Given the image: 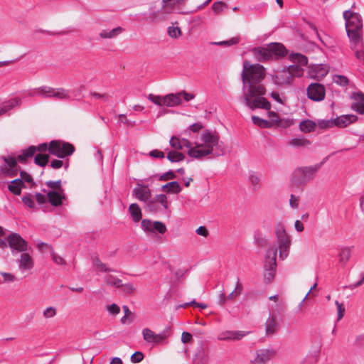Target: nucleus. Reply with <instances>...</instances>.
Instances as JSON below:
<instances>
[{"label":"nucleus","mask_w":364,"mask_h":364,"mask_svg":"<svg viewBox=\"0 0 364 364\" xmlns=\"http://www.w3.org/2000/svg\"><path fill=\"white\" fill-rule=\"evenodd\" d=\"M264 77L265 72L262 65L244 61L241 73L243 95L240 100L251 110L271 109L270 102L264 97L266 90L259 84Z\"/></svg>","instance_id":"f257e3e1"},{"label":"nucleus","mask_w":364,"mask_h":364,"mask_svg":"<svg viewBox=\"0 0 364 364\" xmlns=\"http://www.w3.org/2000/svg\"><path fill=\"white\" fill-rule=\"evenodd\" d=\"M224 154V143L220 141L219 134L211 129L204 130L188 150V155L197 159H203L208 155L221 156Z\"/></svg>","instance_id":"f03ea898"},{"label":"nucleus","mask_w":364,"mask_h":364,"mask_svg":"<svg viewBox=\"0 0 364 364\" xmlns=\"http://www.w3.org/2000/svg\"><path fill=\"white\" fill-rule=\"evenodd\" d=\"M343 18L346 21V33L350 42L358 45L361 43L363 33L361 16L358 13L347 10L343 12Z\"/></svg>","instance_id":"7ed1b4c3"},{"label":"nucleus","mask_w":364,"mask_h":364,"mask_svg":"<svg viewBox=\"0 0 364 364\" xmlns=\"http://www.w3.org/2000/svg\"><path fill=\"white\" fill-rule=\"evenodd\" d=\"M252 53L257 60L264 62L270 60H277L287 54L285 47L279 43H272L267 47H257L252 50Z\"/></svg>","instance_id":"20e7f679"},{"label":"nucleus","mask_w":364,"mask_h":364,"mask_svg":"<svg viewBox=\"0 0 364 364\" xmlns=\"http://www.w3.org/2000/svg\"><path fill=\"white\" fill-rule=\"evenodd\" d=\"M277 248L270 247L268 248L265 255L264 265V279L267 283H270L274 279L277 268Z\"/></svg>","instance_id":"39448f33"},{"label":"nucleus","mask_w":364,"mask_h":364,"mask_svg":"<svg viewBox=\"0 0 364 364\" xmlns=\"http://www.w3.org/2000/svg\"><path fill=\"white\" fill-rule=\"evenodd\" d=\"M36 151L40 153L36 154L34 157V162L36 164L41 166H46V154H43L46 151V143L40 144L38 147L35 146H29L26 150L23 151L21 154L18 156V161L21 163L26 162L28 159L32 158Z\"/></svg>","instance_id":"423d86ee"},{"label":"nucleus","mask_w":364,"mask_h":364,"mask_svg":"<svg viewBox=\"0 0 364 364\" xmlns=\"http://www.w3.org/2000/svg\"><path fill=\"white\" fill-rule=\"evenodd\" d=\"M47 151L58 158L64 159L71 156L75 151L73 144L61 140H52L47 146Z\"/></svg>","instance_id":"0eeeda50"},{"label":"nucleus","mask_w":364,"mask_h":364,"mask_svg":"<svg viewBox=\"0 0 364 364\" xmlns=\"http://www.w3.org/2000/svg\"><path fill=\"white\" fill-rule=\"evenodd\" d=\"M320 167L321 164H316L311 166L298 168L294 172V181L299 184H304L309 182L314 178Z\"/></svg>","instance_id":"6e6552de"},{"label":"nucleus","mask_w":364,"mask_h":364,"mask_svg":"<svg viewBox=\"0 0 364 364\" xmlns=\"http://www.w3.org/2000/svg\"><path fill=\"white\" fill-rule=\"evenodd\" d=\"M290 60L297 64L289 65L287 70L291 73L292 77H299L304 74V69L301 68L302 65H306L308 63L307 58L300 53H294L289 55Z\"/></svg>","instance_id":"1a4fd4ad"},{"label":"nucleus","mask_w":364,"mask_h":364,"mask_svg":"<svg viewBox=\"0 0 364 364\" xmlns=\"http://www.w3.org/2000/svg\"><path fill=\"white\" fill-rule=\"evenodd\" d=\"M169 327H167L165 330L159 333H155L151 329L146 328L142 331V335L144 340L152 345H157L164 343V341L168 337V330Z\"/></svg>","instance_id":"9d476101"},{"label":"nucleus","mask_w":364,"mask_h":364,"mask_svg":"<svg viewBox=\"0 0 364 364\" xmlns=\"http://www.w3.org/2000/svg\"><path fill=\"white\" fill-rule=\"evenodd\" d=\"M308 97L315 102L322 101L325 98V87L319 83H311L307 90Z\"/></svg>","instance_id":"9b49d317"},{"label":"nucleus","mask_w":364,"mask_h":364,"mask_svg":"<svg viewBox=\"0 0 364 364\" xmlns=\"http://www.w3.org/2000/svg\"><path fill=\"white\" fill-rule=\"evenodd\" d=\"M7 240L13 251L16 250L17 252H23L27 250V242L17 233L9 235Z\"/></svg>","instance_id":"f8f14e48"},{"label":"nucleus","mask_w":364,"mask_h":364,"mask_svg":"<svg viewBox=\"0 0 364 364\" xmlns=\"http://www.w3.org/2000/svg\"><path fill=\"white\" fill-rule=\"evenodd\" d=\"M357 116L354 114H345L337 117L333 121H326V126L335 125L338 127L344 128L357 120Z\"/></svg>","instance_id":"ddd939ff"},{"label":"nucleus","mask_w":364,"mask_h":364,"mask_svg":"<svg viewBox=\"0 0 364 364\" xmlns=\"http://www.w3.org/2000/svg\"><path fill=\"white\" fill-rule=\"evenodd\" d=\"M294 78L291 73L287 69H284L280 72H278L275 75L272 76V80L274 84L278 86L284 85H289L294 81Z\"/></svg>","instance_id":"4468645a"},{"label":"nucleus","mask_w":364,"mask_h":364,"mask_svg":"<svg viewBox=\"0 0 364 364\" xmlns=\"http://www.w3.org/2000/svg\"><path fill=\"white\" fill-rule=\"evenodd\" d=\"M328 73V67L326 65L314 64L309 67L308 74L311 78H320L327 75Z\"/></svg>","instance_id":"2eb2a0df"},{"label":"nucleus","mask_w":364,"mask_h":364,"mask_svg":"<svg viewBox=\"0 0 364 364\" xmlns=\"http://www.w3.org/2000/svg\"><path fill=\"white\" fill-rule=\"evenodd\" d=\"M47 198L53 206H59L62 204L63 200L65 199L64 190H52L47 192Z\"/></svg>","instance_id":"dca6fc26"},{"label":"nucleus","mask_w":364,"mask_h":364,"mask_svg":"<svg viewBox=\"0 0 364 364\" xmlns=\"http://www.w3.org/2000/svg\"><path fill=\"white\" fill-rule=\"evenodd\" d=\"M264 327L266 335L267 336H271L277 333L279 330L280 324L277 317L270 314L264 323Z\"/></svg>","instance_id":"f3484780"},{"label":"nucleus","mask_w":364,"mask_h":364,"mask_svg":"<svg viewBox=\"0 0 364 364\" xmlns=\"http://www.w3.org/2000/svg\"><path fill=\"white\" fill-rule=\"evenodd\" d=\"M249 331H225L218 335V339L220 341H239L249 334Z\"/></svg>","instance_id":"a211bd4d"},{"label":"nucleus","mask_w":364,"mask_h":364,"mask_svg":"<svg viewBox=\"0 0 364 364\" xmlns=\"http://www.w3.org/2000/svg\"><path fill=\"white\" fill-rule=\"evenodd\" d=\"M34 199H36V202L38 205H41L45 203L46 198L44 195L36 193L34 196L32 194H27L23 196L22 198V202L30 208H36V203Z\"/></svg>","instance_id":"6ab92c4d"},{"label":"nucleus","mask_w":364,"mask_h":364,"mask_svg":"<svg viewBox=\"0 0 364 364\" xmlns=\"http://www.w3.org/2000/svg\"><path fill=\"white\" fill-rule=\"evenodd\" d=\"M273 349H261L257 352V356L251 364H266L274 355Z\"/></svg>","instance_id":"aec40b11"},{"label":"nucleus","mask_w":364,"mask_h":364,"mask_svg":"<svg viewBox=\"0 0 364 364\" xmlns=\"http://www.w3.org/2000/svg\"><path fill=\"white\" fill-rule=\"evenodd\" d=\"M133 195L140 201L148 202L151 199V192L142 184H138L133 190Z\"/></svg>","instance_id":"412c9836"},{"label":"nucleus","mask_w":364,"mask_h":364,"mask_svg":"<svg viewBox=\"0 0 364 364\" xmlns=\"http://www.w3.org/2000/svg\"><path fill=\"white\" fill-rule=\"evenodd\" d=\"M353 102L350 107L359 114H364V94L362 92H353L351 95Z\"/></svg>","instance_id":"4be33fe9"},{"label":"nucleus","mask_w":364,"mask_h":364,"mask_svg":"<svg viewBox=\"0 0 364 364\" xmlns=\"http://www.w3.org/2000/svg\"><path fill=\"white\" fill-rule=\"evenodd\" d=\"M70 90L63 88L47 87V98L53 97L56 100H68L70 98Z\"/></svg>","instance_id":"5701e85b"},{"label":"nucleus","mask_w":364,"mask_h":364,"mask_svg":"<svg viewBox=\"0 0 364 364\" xmlns=\"http://www.w3.org/2000/svg\"><path fill=\"white\" fill-rule=\"evenodd\" d=\"M3 159L6 163V167L2 168V171L11 176H16L18 171L16 159L11 156H4Z\"/></svg>","instance_id":"b1692460"},{"label":"nucleus","mask_w":364,"mask_h":364,"mask_svg":"<svg viewBox=\"0 0 364 364\" xmlns=\"http://www.w3.org/2000/svg\"><path fill=\"white\" fill-rule=\"evenodd\" d=\"M170 146L173 148L175 150H181L183 147L190 150L192 148V143L187 139H180L177 136H172L169 141Z\"/></svg>","instance_id":"393cba45"},{"label":"nucleus","mask_w":364,"mask_h":364,"mask_svg":"<svg viewBox=\"0 0 364 364\" xmlns=\"http://www.w3.org/2000/svg\"><path fill=\"white\" fill-rule=\"evenodd\" d=\"M18 268L21 271L25 272L28 271L32 269L33 266V262L30 256V255L27 252H22L20 259L18 260Z\"/></svg>","instance_id":"a878e982"},{"label":"nucleus","mask_w":364,"mask_h":364,"mask_svg":"<svg viewBox=\"0 0 364 364\" xmlns=\"http://www.w3.org/2000/svg\"><path fill=\"white\" fill-rule=\"evenodd\" d=\"M182 102L181 94H168L164 96V106L173 107L181 105Z\"/></svg>","instance_id":"bb28decb"},{"label":"nucleus","mask_w":364,"mask_h":364,"mask_svg":"<svg viewBox=\"0 0 364 364\" xmlns=\"http://www.w3.org/2000/svg\"><path fill=\"white\" fill-rule=\"evenodd\" d=\"M278 242V249L279 251V258L282 260L286 259L289 255V248L291 245L290 238L284 239V240L277 241Z\"/></svg>","instance_id":"cd10ccee"},{"label":"nucleus","mask_w":364,"mask_h":364,"mask_svg":"<svg viewBox=\"0 0 364 364\" xmlns=\"http://www.w3.org/2000/svg\"><path fill=\"white\" fill-rule=\"evenodd\" d=\"M128 211L134 223H138L141 220V210L138 204L132 203L129 207Z\"/></svg>","instance_id":"c85d7f7f"},{"label":"nucleus","mask_w":364,"mask_h":364,"mask_svg":"<svg viewBox=\"0 0 364 364\" xmlns=\"http://www.w3.org/2000/svg\"><path fill=\"white\" fill-rule=\"evenodd\" d=\"M161 190L167 193L178 194L182 189L178 182L171 181L163 185Z\"/></svg>","instance_id":"c756f323"},{"label":"nucleus","mask_w":364,"mask_h":364,"mask_svg":"<svg viewBox=\"0 0 364 364\" xmlns=\"http://www.w3.org/2000/svg\"><path fill=\"white\" fill-rule=\"evenodd\" d=\"M124 31L121 26H117L112 30L105 29L100 33V36L102 38H114L120 35Z\"/></svg>","instance_id":"7c9ffc66"},{"label":"nucleus","mask_w":364,"mask_h":364,"mask_svg":"<svg viewBox=\"0 0 364 364\" xmlns=\"http://www.w3.org/2000/svg\"><path fill=\"white\" fill-rule=\"evenodd\" d=\"M92 263L96 269L97 272H116L114 269L109 268L107 265L103 263L99 257H95L92 259Z\"/></svg>","instance_id":"2f4dec72"},{"label":"nucleus","mask_w":364,"mask_h":364,"mask_svg":"<svg viewBox=\"0 0 364 364\" xmlns=\"http://www.w3.org/2000/svg\"><path fill=\"white\" fill-rule=\"evenodd\" d=\"M20 103V100L18 98L11 99L6 101L0 105V116L4 114L10 109L17 106Z\"/></svg>","instance_id":"473e14b6"},{"label":"nucleus","mask_w":364,"mask_h":364,"mask_svg":"<svg viewBox=\"0 0 364 364\" xmlns=\"http://www.w3.org/2000/svg\"><path fill=\"white\" fill-rule=\"evenodd\" d=\"M23 186L22 179H15L8 186L9 190L15 195H19Z\"/></svg>","instance_id":"72a5a7b5"},{"label":"nucleus","mask_w":364,"mask_h":364,"mask_svg":"<svg viewBox=\"0 0 364 364\" xmlns=\"http://www.w3.org/2000/svg\"><path fill=\"white\" fill-rule=\"evenodd\" d=\"M275 235L277 241L289 239V237L286 232L285 228L282 223H279L275 225Z\"/></svg>","instance_id":"f704fd0d"},{"label":"nucleus","mask_w":364,"mask_h":364,"mask_svg":"<svg viewBox=\"0 0 364 364\" xmlns=\"http://www.w3.org/2000/svg\"><path fill=\"white\" fill-rule=\"evenodd\" d=\"M351 255V247H346L341 249L339 252V262L346 264L347 262L349 260Z\"/></svg>","instance_id":"c9c22d12"},{"label":"nucleus","mask_w":364,"mask_h":364,"mask_svg":"<svg viewBox=\"0 0 364 364\" xmlns=\"http://www.w3.org/2000/svg\"><path fill=\"white\" fill-rule=\"evenodd\" d=\"M166 158L171 162H179L185 159V155L176 150H173L168 152Z\"/></svg>","instance_id":"e433bc0d"},{"label":"nucleus","mask_w":364,"mask_h":364,"mask_svg":"<svg viewBox=\"0 0 364 364\" xmlns=\"http://www.w3.org/2000/svg\"><path fill=\"white\" fill-rule=\"evenodd\" d=\"M104 281L107 285L116 288H119V287L122 285V281L121 279L111 274L106 275L104 277Z\"/></svg>","instance_id":"4c0bfd02"},{"label":"nucleus","mask_w":364,"mask_h":364,"mask_svg":"<svg viewBox=\"0 0 364 364\" xmlns=\"http://www.w3.org/2000/svg\"><path fill=\"white\" fill-rule=\"evenodd\" d=\"M251 119L255 125L261 128H269L272 127V123L269 120L262 119L257 116L252 115Z\"/></svg>","instance_id":"58836bf2"},{"label":"nucleus","mask_w":364,"mask_h":364,"mask_svg":"<svg viewBox=\"0 0 364 364\" xmlns=\"http://www.w3.org/2000/svg\"><path fill=\"white\" fill-rule=\"evenodd\" d=\"M316 127L315 122L311 120H304L299 123V128L301 131L309 133L314 130Z\"/></svg>","instance_id":"ea45409f"},{"label":"nucleus","mask_w":364,"mask_h":364,"mask_svg":"<svg viewBox=\"0 0 364 364\" xmlns=\"http://www.w3.org/2000/svg\"><path fill=\"white\" fill-rule=\"evenodd\" d=\"M154 199L161 207L162 211L164 210H167L168 208L169 203L168 202V199L166 195H156Z\"/></svg>","instance_id":"a19ab883"},{"label":"nucleus","mask_w":364,"mask_h":364,"mask_svg":"<svg viewBox=\"0 0 364 364\" xmlns=\"http://www.w3.org/2000/svg\"><path fill=\"white\" fill-rule=\"evenodd\" d=\"M309 144V141L304 138H293L289 141L291 146L299 148Z\"/></svg>","instance_id":"79ce46f5"},{"label":"nucleus","mask_w":364,"mask_h":364,"mask_svg":"<svg viewBox=\"0 0 364 364\" xmlns=\"http://www.w3.org/2000/svg\"><path fill=\"white\" fill-rule=\"evenodd\" d=\"M352 44L354 46V49H355L356 58L364 62V43L363 39L361 38V43L358 45Z\"/></svg>","instance_id":"37998d69"},{"label":"nucleus","mask_w":364,"mask_h":364,"mask_svg":"<svg viewBox=\"0 0 364 364\" xmlns=\"http://www.w3.org/2000/svg\"><path fill=\"white\" fill-rule=\"evenodd\" d=\"M147 210L152 213L162 212L161 207L157 203L154 199H150L146 203Z\"/></svg>","instance_id":"c03bdc74"},{"label":"nucleus","mask_w":364,"mask_h":364,"mask_svg":"<svg viewBox=\"0 0 364 364\" xmlns=\"http://www.w3.org/2000/svg\"><path fill=\"white\" fill-rule=\"evenodd\" d=\"M261 179V175L256 173H252L249 176V181L250 183L253 186L254 189H257L259 186V182Z\"/></svg>","instance_id":"a18cd8bd"},{"label":"nucleus","mask_w":364,"mask_h":364,"mask_svg":"<svg viewBox=\"0 0 364 364\" xmlns=\"http://www.w3.org/2000/svg\"><path fill=\"white\" fill-rule=\"evenodd\" d=\"M119 287L121 291L126 294H132L136 291V287L132 283L122 284Z\"/></svg>","instance_id":"49530a36"},{"label":"nucleus","mask_w":364,"mask_h":364,"mask_svg":"<svg viewBox=\"0 0 364 364\" xmlns=\"http://www.w3.org/2000/svg\"><path fill=\"white\" fill-rule=\"evenodd\" d=\"M50 166L51 168H53L54 169L60 168L63 166H64L65 169H67L68 168V166H69L68 159L67 160V161L65 163H63V161L62 160H60V159H53L50 161Z\"/></svg>","instance_id":"de8ad7c7"},{"label":"nucleus","mask_w":364,"mask_h":364,"mask_svg":"<svg viewBox=\"0 0 364 364\" xmlns=\"http://www.w3.org/2000/svg\"><path fill=\"white\" fill-rule=\"evenodd\" d=\"M148 100L158 106H164V96L155 95L149 94L147 97Z\"/></svg>","instance_id":"09e8293b"},{"label":"nucleus","mask_w":364,"mask_h":364,"mask_svg":"<svg viewBox=\"0 0 364 364\" xmlns=\"http://www.w3.org/2000/svg\"><path fill=\"white\" fill-rule=\"evenodd\" d=\"M203 127V124L201 123H195L192 125L189 126L186 130H185L184 134H191V132L196 133L198 132L200 129H202Z\"/></svg>","instance_id":"8fccbe9b"},{"label":"nucleus","mask_w":364,"mask_h":364,"mask_svg":"<svg viewBox=\"0 0 364 364\" xmlns=\"http://www.w3.org/2000/svg\"><path fill=\"white\" fill-rule=\"evenodd\" d=\"M168 34L171 38H177L181 35V31L178 26H169L168 28Z\"/></svg>","instance_id":"3c124183"},{"label":"nucleus","mask_w":364,"mask_h":364,"mask_svg":"<svg viewBox=\"0 0 364 364\" xmlns=\"http://www.w3.org/2000/svg\"><path fill=\"white\" fill-rule=\"evenodd\" d=\"M153 223L149 219H144L141 220V227L142 229L145 231L154 232V225Z\"/></svg>","instance_id":"603ef678"},{"label":"nucleus","mask_w":364,"mask_h":364,"mask_svg":"<svg viewBox=\"0 0 364 364\" xmlns=\"http://www.w3.org/2000/svg\"><path fill=\"white\" fill-rule=\"evenodd\" d=\"M153 225H154V232L155 231H156L161 234H164L166 231V225L160 221L154 222Z\"/></svg>","instance_id":"864d4df0"},{"label":"nucleus","mask_w":364,"mask_h":364,"mask_svg":"<svg viewBox=\"0 0 364 364\" xmlns=\"http://www.w3.org/2000/svg\"><path fill=\"white\" fill-rule=\"evenodd\" d=\"M189 305H191V306H196V307L200 308L202 309H206L208 307L207 304H203V303H198L194 299L193 301H190V302H187V303H184L183 304H181L179 306V307H181V308H186V307H187Z\"/></svg>","instance_id":"5fc2aeb1"},{"label":"nucleus","mask_w":364,"mask_h":364,"mask_svg":"<svg viewBox=\"0 0 364 364\" xmlns=\"http://www.w3.org/2000/svg\"><path fill=\"white\" fill-rule=\"evenodd\" d=\"M333 82L341 86H346L348 83V80L343 75H335L333 77Z\"/></svg>","instance_id":"6e6d98bb"},{"label":"nucleus","mask_w":364,"mask_h":364,"mask_svg":"<svg viewBox=\"0 0 364 364\" xmlns=\"http://www.w3.org/2000/svg\"><path fill=\"white\" fill-rule=\"evenodd\" d=\"M144 359V354L141 351H136L134 353L130 358V360L132 363H140Z\"/></svg>","instance_id":"4d7b16f0"},{"label":"nucleus","mask_w":364,"mask_h":364,"mask_svg":"<svg viewBox=\"0 0 364 364\" xmlns=\"http://www.w3.org/2000/svg\"><path fill=\"white\" fill-rule=\"evenodd\" d=\"M227 5L221 1H216L212 5V9L215 14L221 12Z\"/></svg>","instance_id":"13d9d810"},{"label":"nucleus","mask_w":364,"mask_h":364,"mask_svg":"<svg viewBox=\"0 0 364 364\" xmlns=\"http://www.w3.org/2000/svg\"><path fill=\"white\" fill-rule=\"evenodd\" d=\"M176 178V174L175 172H173L172 170H169L168 171L163 173L160 176L159 180L160 181H168L174 179Z\"/></svg>","instance_id":"bf43d9fd"},{"label":"nucleus","mask_w":364,"mask_h":364,"mask_svg":"<svg viewBox=\"0 0 364 364\" xmlns=\"http://www.w3.org/2000/svg\"><path fill=\"white\" fill-rule=\"evenodd\" d=\"M335 304L337 307V312H338L337 321H338L344 316L345 308L343 306V304L341 303H339L338 301H335Z\"/></svg>","instance_id":"052dcab7"},{"label":"nucleus","mask_w":364,"mask_h":364,"mask_svg":"<svg viewBox=\"0 0 364 364\" xmlns=\"http://www.w3.org/2000/svg\"><path fill=\"white\" fill-rule=\"evenodd\" d=\"M268 117L269 118V122L272 123V125L273 124H278L279 123H280L282 122V120L279 118V116L278 115V114H277L274 112L269 111L268 112Z\"/></svg>","instance_id":"680f3d73"},{"label":"nucleus","mask_w":364,"mask_h":364,"mask_svg":"<svg viewBox=\"0 0 364 364\" xmlns=\"http://www.w3.org/2000/svg\"><path fill=\"white\" fill-rule=\"evenodd\" d=\"M50 256L53 261L57 264H65V259L60 255H57L55 252H50Z\"/></svg>","instance_id":"e2e57ef3"},{"label":"nucleus","mask_w":364,"mask_h":364,"mask_svg":"<svg viewBox=\"0 0 364 364\" xmlns=\"http://www.w3.org/2000/svg\"><path fill=\"white\" fill-rule=\"evenodd\" d=\"M238 42H239V39L237 38H232L228 41H223L214 43V44L219 45V46H223V45L232 46V45L237 44Z\"/></svg>","instance_id":"0e129e2a"},{"label":"nucleus","mask_w":364,"mask_h":364,"mask_svg":"<svg viewBox=\"0 0 364 364\" xmlns=\"http://www.w3.org/2000/svg\"><path fill=\"white\" fill-rule=\"evenodd\" d=\"M107 311L112 315H117L120 312V308L115 304H112L107 307Z\"/></svg>","instance_id":"69168bd1"},{"label":"nucleus","mask_w":364,"mask_h":364,"mask_svg":"<svg viewBox=\"0 0 364 364\" xmlns=\"http://www.w3.org/2000/svg\"><path fill=\"white\" fill-rule=\"evenodd\" d=\"M299 198L291 194L289 200V205L293 209H297L299 208Z\"/></svg>","instance_id":"338daca9"},{"label":"nucleus","mask_w":364,"mask_h":364,"mask_svg":"<svg viewBox=\"0 0 364 364\" xmlns=\"http://www.w3.org/2000/svg\"><path fill=\"white\" fill-rule=\"evenodd\" d=\"M149 155L154 158L163 159L165 156L164 152L158 149H154L149 153Z\"/></svg>","instance_id":"774afa93"}]
</instances>
